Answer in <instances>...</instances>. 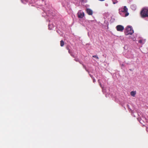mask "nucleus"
<instances>
[{
  "label": "nucleus",
  "instance_id": "4468645a",
  "mask_svg": "<svg viewBox=\"0 0 148 148\" xmlns=\"http://www.w3.org/2000/svg\"><path fill=\"white\" fill-rule=\"evenodd\" d=\"M74 60H75L76 62H78L79 61L77 60L74 59Z\"/></svg>",
  "mask_w": 148,
  "mask_h": 148
},
{
  "label": "nucleus",
  "instance_id": "9b49d317",
  "mask_svg": "<svg viewBox=\"0 0 148 148\" xmlns=\"http://www.w3.org/2000/svg\"><path fill=\"white\" fill-rule=\"evenodd\" d=\"M113 3L114 4L117 3V1L116 0H112Z\"/></svg>",
  "mask_w": 148,
  "mask_h": 148
},
{
  "label": "nucleus",
  "instance_id": "423d86ee",
  "mask_svg": "<svg viewBox=\"0 0 148 148\" xmlns=\"http://www.w3.org/2000/svg\"><path fill=\"white\" fill-rule=\"evenodd\" d=\"M128 9L126 6H124L123 8V10H122L121 11L123 12H127Z\"/></svg>",
  "mask_w": 148,
  "mask_h": 148
},
{
  "label": "nucleus",
  "instance_id": "1a4fd4ad",
  "mask_svg": "<svg viewBox=\"0 0 148 148\" xmlns=\"http://www.w3.org/2000/svg\"><path fill=\"white\" fill-rule=\"evenodd\" d=\"M60 44L61 46V47L63 46L64 44V41L62 40L60 41Z\"/></svg>",
  "mask_w": 148,
  "mask_h": 148
},
{
  "label": "nucleus",
  "instance_id": "f257e3e1",
  "mask_svg": "<svg viewBox=\"0 0 148 148\" xmlns=\"http://www.w3.org/2000/svg\"><path fill=\"white\" fill-rule=\"evenodd\" d=\"M126 32L125 34L126 35L128 34L132 35L134 33V31L131 27L128 26L126 27Z\"/></svg>",
  "mask_w": 148,
  "mask_h": 148
},
{
  "label": "nucleus",
  "instance_id": "7ed1b4c3",
  "mask_svg": "<svg viewBox=\"0 0 148 148\" xmlns=\"http://www.w3.org/2000/svg\"><path fill=\"white\" fill-rule=\"evenodd\" d=\"M117 30L118 31L122 32L124 29V27L121 25H118L116 27Z\"/></svg>",
  "mask_w": 148,
  "mask_h": 148
},
{
  "label": "nucleus",
  "instance_id": "2eb2a0df",
  "mask_svg": "<svg viewBox=\"0 0 148 148\" xmlns=\"http://www.w3.org/2000/svg\"><path fill=\"white\" fill-rule=\"evenodd\" d=\"M95 79H93V82H95Z\"/></svg>",
  "mask_w": 148,
  "mask_h": 148
},
{
  "label": "nucleus",
  "instance_id": "20e7f679",
  "mask_svg": "<svg viewBox=\"0 0 148 148\" xmlns=\"http://www.w3.org/2000/svg\"><path fill=\"white\" fill-rule=\"evenodd\" d=\"M77 14L78 17L80 18H82L84 16V12H82L80 11L78 12Z\"/></svg>",
  "mask_w": 148,
  "mask_h": 148
},
{
  "label": "nucleus",
  "instance_id": "0eeeda50",
  "mask_svg": "<svg viewBox=\"0 0 148 148\" xmlns=\"http://www.w3.org/2000/svg\"><path fill=\"white\" fill-rule=\"evenodd\" d=\"M136 94V91H131L130 92L131 95L133 97H134L135 96V95Z\"/></svg>",
  "mask_w": 148,
  "mask_h": 148
},
{
  "label": "nucleus",
  "instance_id": "ddd939ff",
  "mask_svg": "<svg viewBox=\"0 0 148 148\" xmlns=\"http://www.w3.org/2000/svg\"><path fill=\"white\" fill-rule=\"evenodd\" d=\"M129 13H127L125 14V16H127L129 15Z\"/></svg>",
  "mask_w": 148,
  "mask_h": 148
},
{
  "label": "nucleus",
  "instance_id": "dca6fc26",
  "mask_svg": "<svg viewBox=\"0 0 148 148\" xmlns=\"http://www.w3.org/2000/svg\"><path fill=\"white\" fill-rule=\"evenodd\" d=\"M100 86L101 87V83L100 84Z\"/></svg>",
  "mask_w": 148,
  "mask_h": 148
},
{
  "label": "nucleus",
  "instance_id": "f8f14e48",
  "mask_svg": "<svg viewBox=\"0 0 148 148\" xmlns=\"http://www.w3.org/2000/svg\"><path fill=\"white\" fill-rule=\"evenodd\" d=\"M143 40H139L138 42L139 43H142Z\"/></svg>",
  "mask_w": 148,
  "mask_h": 148
},
{
  "label": "nucleus",
  "instance_id": "39448f33",
  "mask_svg": "<svg viewBox=\"0 0 148 148\" xmlns=\"http://www.w3.org/2000/svg\"><path fill=\"white\" fill-rule=\"evenodd\" d=\"M86 11L87 13L90 15H92L93 14V12L92 10L89 8H87L86 9Z\"/></svg>",
  "mask_w": 148,
  "mask_h": 148
},
{
  "label": "nucleus",
  "instance_id": "9d476101",
  "mask_svg": "<svg viewBox=\"0 0 148 148\" xmlns=\"http://www.w3.org/2000/svg\"><path fill=\"white\" fill-rule=\"evenodd\" d=\"M92 57L93 58H96L97 59H98L99 58L97 55H94L92 56Z\"/></svg>",
  "mask_w": 148,
  "mask_h": 148
},
{
  "label": "nucleus",
  "instance_id": "f03ea898",
  "mask_svg": "<svg viewBox=\"0 0 148 148\" xmlns=\"http://www.w3.org/2000/svg\"><path fill=\"white\" fill-rule=\"evenodd\" d=\"M142 17H148V9H144L142 10L140 13Z\"/></svg>",
  "mask_w": 148,
  "mask_h": 148
},
{
  "label": "nucleus",
  "instance_id": "6e6552de",
  "mask_svg": "<svg viewBox=\"0 0 148 148\" xmlns=\"http://www.w3.org/2000/svg\"><path fill=\"white\" fill-rule=\"evenodd\" d=\"M67 49L68 50L69 53L71 54V56H73L74 58V56L72 54V51L71 50H70V49H69V48H67Z\"/></svg>",
  "mask_w": 148,
  "mask_h": 148
}]
</instances>
